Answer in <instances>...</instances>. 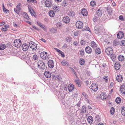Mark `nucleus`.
<instances>
[{"mask_svg":"<svg viewBox=\"0 0 125 125\" xmlns=\"http://www.w3.org/2000/svg\"><path fill=\"white\" fill-rule=\"evenodd\" d=\"M40 57L44 60L48 59L49 58V55L46 52H42L40 54Z\"/></svg>","mask_w":125,"mask_h":125,"instance_id":"1","label":"nucleus"},{"mask_svg":"<svg viewBox=\"0 0 125 125\" xmlns=\"http://www.w3.org/2000/svg\"><path fill=\"white\" fill-rule=\"evenodd\" d=\"M101 10L100 9L98 10L96 12V14L95 15L94 17L93 18V21L95 22L98 19V17L100 16L102 14L101 13Z\"/></svg>","mask_w":125,"mask_h":125,"instance_id":"2","label":"nucleus"},{"mask_svg":"<svg viewBox=\"0 0 125 125\" xmlns=\"http://www.w3.org/2000/svg\"><path fill=\"white\" fill-rule=\"evenodd\" d=\"M22 44L21 41L19 39L15 40L14 42V46L16 47H19Z\"/></svg>","mask_w":125,"mask_h":125,"instance_id":"3","label":"nucleus"},{"mask_svg":"<svg viewBox=\"0 0 125 125\" xmlns=\"http://www.w3.org/2000/svg\"><path fill=\"white\" fill-rule=\"evenodd\" d=\"M105 52L106 54L111 57L113 54V50L110 47L107 48L105 50Z\"/></svg>","mask_w":125,"mask_h":125,"instance_id":"4","label":"nucleus"},{"mask_svg":"<svg viewBox=\"0 0 125 125\" xmlns=\"http://www.w3.org/2000/svg\"><path fill=\"white\" fill-rule=\"evenodd\" d=\"M29 45L30 47L34 50H35L37 49V44L32 41H31L30 42Z\"/></svg>","mask_w":125,"mask_h":125,"instance_id":"5","label":"nucleus"},{"mask_svg":"<svg viewBox=\"0 0 125 125\" xmlns=\"http://www.w3.org/2000/svg\"><path fill=\"white\" fill-rule=\"evenodd\" d=\"M21 3H19L16 6V8H14V11L16 13L18 14L20 12L21 9Z\"/></svg>","mask_w":125,"mask_h":125,"instance_id":"6","label":"nucleus"},{"mask_svg":"<svg viewBox=\"0 0 125 125\" xmlns=\"http://www.w3.org/2000/svg\"><path fill=\"white\" fill-rule=\"evenodd\" d=\"M37 64L39 68L43 69H45V66L44 63L42 61H40L37 62Z\"/></svg>","mask_w":125,"mask_h":125,"instance_id":"7","label":"nucleus"},{"mask_svg":"<svg viewBox=\"0 0 125 125\" xmlns=\"http://www.w3.org/2000/svg\"><path fill=\"white\" fill-rule=\"evenodd\" d=\"M91 87V89L94 92L96 91L98 88L97 84L95 83H92Z\"/></svg>","mask_w":125,"mask_h":125,"instance_id":"8","label":"nucleus"},{"mask_svg":"<svg viewBox=\"0 0 125 125\" xmlns=\"http://www.w3.org/2000/svg\"><path fill=\"white\" fill-rule=\"evenodd\" d=\"M76 27L78 29H81L83 26V23L80 21H77L76 23Z\"/></svg>","mask_w":125,"mask_h":125,"instance_id":"9","label":"nucleus"},{"mask_svg":"<svg viewBox=\"0 0 125 125\" xmlns=\"http://www.w3.org/2000/svg\"><path fill=\"white\" fill-rule=\"evenodd\" d=\"M29 46L26 43H24L22 45V50L25 51H26L28 49Z\"/></svg>","mask_w":125,"mask_h":125,"instance_id":"10","label":"nucleus"},{"mask_svg":"<svg viewBox=\"0 0 125 125\" xmlns=\"http://www.w3.org/2000/svg\"><path fill=\"white\" fill-rule=\"evenodd\" d=\"M45 3L46 6L48 7H50L52 5V3L50 0H46Z\"/></svg>","mask_w":125,"mask_h":125,"instance_id":"11","label":"nucleus"},{"mask_svg":"<svg viewBox=\"0 0 125 125\" xmlns=\"http://www.w3.org/2000/svg\"><path fill=\"white\" fill-rule=\"evenodd\" d=\"M48 64L50 68H52L54 66V63L52 60H50L48 61Z\"/></svg>","mask_w":125,"mask_h":125,"instance_id":"12","label":"nucleus"},{"mask_svg":"<svg viewBox=\"0 0 125 125\" xmlns=\"http://www.w3.org/2000/svg\"><path fill=\"white\" fill-rule=\"evenodd\" d=\"M62 21L65 23H68L70 22V19L68 16H65L63 18Z\"/></svg>","mask_w":125,"mask_h":125,"instance_id":"13","label":"nucleus"},{"mask_svg":"<svg viewBox=\"0 0 125 125\" xmlns=\"http://www.w3.org/2000/svg\"><path fill=\"white\" fill-rule=\"evenodd\" d=\"M85 50L86 52L88 53H90L92 51L91 48L89 46L85 48Z\"/></svg>","mask_w":125,"mask_h":125,"instance_id":"14","label":"nucleus"},{"mask_svg":"<svg viewBox=\"0 0 125 125\" xmlns=\"http://www.w3.org/2000/svg\"><path fill=\"white\" fill-rule=\"evenodd\" d=\"M44 74L45 75L47 78H50L51 74L49 71H45Z\"/></svg>","mask_w":125,"mask_h":125,"instance_id":"15","label":"nucleus"},{"mask_svg":"<svg viewBox=\"0 0 125 125\" xmlns=\"http://www.w3.org/2000/svg\"><path fill=\"white\" fill-rule=\"evenodd\" d=\"M74 89V85L72 84H70L69 85L68 90L69 91V92H72V90Z\"/></svg>","mask_w":125,"mask_h":125,"instance_id":"16","label":"nucleus"},{"mask_svg":"<svg viewBox=\"0 0 125 125\" xmlns=\"http://www.w3.org/2000/svg\"><path fill=\"white\" fill-rule=\"evenodd\" d=\"M124 36V33L122 31H120L117 35V37L119 39H121Z\"/></svg>","mask_w":125,"mask_h":125,"instance_id":"17","label":"nucleus"},{"mask_svg":"<svg viewBox=\"0 0 125 125\" xmlns=\"http://www.w3.org/2000/svg\"><path fill=\"white\" fill-rule=\"evenodd\" d=\"M116 79L118 82H121L123 80L122 77L121 75H118L117 76Z\"/></svg>","mask_w":125,"mask_h":125,"instance_id":"18","label":"nucleus"},{"mask_svg":"<svg viewBox=\"0 0 125 125\" xmlns=\"http://www.w3.org/2000/svg\"><path fill=\"white\" fill-rule=\"evenodd\" d=\"M120 91L122 94H125V85H122L120 87Z\"/></svg>","mask_w":125,"mask_h":125,"instance_id":"19","label":"nucleus"},{"mask_svg":"<svg viewBox=\"0 0 125 125\" xmlns=\"http://www.w3.org/2000/svg\"><path fill=\"white\" fill-rule=\"evenodd\" d=\"M81 13L84 16H86L88 14L86 10L85 9H83L81 11Z\"/></svg>","mask_w":125,"mask_h":125,"instance_id":"20","label":"nucleus"},{"mask_svg":"<svg viewBox=\"0 0 125 125\" xmlns=\"http://www.w3.org/2000/svg\"><path fill=\"white\" fill-rule=\"evenodd\" d=\"M87 119L88 122L90 124L92 123L93 121V117L91 116H89L88 117Z\"/></svg>","mask_w":125,"mask_h":125,"instance_id":"21","label":"nucleus"},{"mask_svg":"<svg viewBox=\"0 0 125 125\" xmlns=\"http://www.w3.org/2000/svg\"><path fill=\"white\" fill-rule=\"evenodd\" d=\"M120 64L117 62H116L115 65V67L116 70H118L120 68Z\"/></svg>","mask_w":125,"mask_h":125,"instance_id":"22","label":"nucleus"},{"mask_svg":"<svg viewBox=\"0 0 125 125\" xmlns=\"http://www.w3.org/2000/svg\"><path fill=\"white\" fill-rule=\"evenodd\" d=\"M91 46L93 48H95L97 47V44L94 42L92 41L91 43Z\"/></svg>","mask_w":125,"mask_h":125,"instance_id":"23","label":"nucleus"},{"mask_svg":"<svg viewBox=\"0 0 125 125\" xmlns=\"http://www.w3.org/2000/svg\"><path fill=\"white\" fill-rule=\"evenodd\" d=\"M2 6L3 7V10L4 12L6 13H8L9 12V10L5 8L3 3H2Z\"/></svg>","mask_w":125,"mask_h":125,"instance_id":"24","label":"nucleus"},{"mask_svg":"<svg viewBox=\"0 0 125 125\" xmlns=\"http://www.w3.org/2000/svg\"><path fill=\"white\" fill-rule=\"evenodd\" d=\"M100 98L102 100H104L106 98V95L104 93H102L100 96Z\"/></svg>","mask_w":125,"mask_h":125,"instance_id":"25","label":"nucleus"},{"mask_svg":"<svg viewBox=\"0 0 125 125\" xmlns=\"http://www.w3.org/2000/svg\"><path fill=\"white\" fill-rule=\"evenodd\" d=\"M95 52L97 54H99L101 52V50L99 48H97L95 50Z\"/></svg>","mask_w":125,"mask_h":125,"instance_id":"26","label":"nucleus"},{"mask_svg":"<svg viewBox=\"0 0 125 125\" xmlns=\"http://www.w3.org/2000/svg\"><path fill=\"white\" fill-rule=\"evenodd\" d=\"M74 15V12L73 11H70L68 13V15L71 16L73 17Z\"/></svg>","mask_w":125,"mask_h":125,"instance_id":"27","label":"nucleus"},{"mask_svg":"<svg viewBox=\"0 0 125 125\" xmlns=\"http://www.w3.org/2000/svg\"><path fill=\"white\" fill-rule=\"evenodd\" d=\"M67 2L65 0L63 1L61 4L62 6L63 7H64L65 6H67Z\"/></svg>","mask_w":125,"mask_h":125,"instance_id":"28","label":"nucleus"},{"mask_svg":"<svg viewBox=\"0 0 125 125\" xmlns=\"http://www.w3.org/2000/svg\"><path fill=\"white\" fill-rule=\"evenodd\" d=\"M6 48V46L4 44L2 43L0 44V50H3Z\"/></svg>","mask_w":125,"mask_h":125,"instance_id":"29","label":"nucleus"},{"mask_svg":"<svg viewBox=\"0 0 125 125\" xmlns=\"http://www.w3.org/2000/svg\"><path fill=\"white\" fill-rule=\"evenodd\" d=\"M23 16L24 17V18L26 19L27 20H29V18L26 12H24L23 14Z\"/></svg>","mask_w":125,"mask_h":125,"instance_id":"30","label":"nucleus"},{"mask_svg":"<svg viewBox=\"0 0 125 125\" xmlns=\"http://www.w3.org/2000/svg\"><path fill=\"white\" fill-rule=\"evenodd\" d=\"M61 63L63 66H65L66 64L68 65V63L65 60H63L61 62Z\"/></svg>","mask_w":125,"mask_h":125,"instance_id":"31","label":"nucleus"},{"mask_svg":"<svg viewBox=\"0 0 125 125\" xmlns=\"http://www.w3.org/2000/svg\"><path fill=\"white\" fill-rule=\"evenodd\" d=\"M49 14L50 17H53L54 15V13L53 11L50 10L49 12Z\"/></svg>","mask_w":125,"mask_h":125,"instance_id":"32","label":"nucleus"},{"mask_svg":"<svg viewBox=\"0 0 125 125\" xmlns=\"http://www.w3.org/2000/svg\"><path fill=\"white\" fill-rule=\"evenodd\" d=\"M118 59L119 61H122L124 60V57L123 55H120L118 56Z\"/></svg>","mask_w":125,"mask_h":125,"instance_id":"33","label":"nucleus"},{"mask_svg":"<svg viewBox=\"0 0 125 125\" xmlns=\"http://www.w3.org/2000/svg\"><path fill=\"white\" fill-rule=\"evenodd\" d=\"M80 64L81 65H83L84 64L85 62L84 60L83 59H81L79 61Z\"/></svg>","mask_w":125,"mask_h":125,"instance_id":"34","label":"nucleus"},{"mask_svg":"<svg viewBox=\"0 0 125 125\" xmlns=\"http://www.w3.org/2000/svg\"><path fill=\"white\" fill-rule=\"evenodd\" d=\"M86 110L85 106L84 105L83 106L82 108V112L83 113H86Z\"/></svg>","mask_w":125,"mask_h":125,"instance_id":"35","label":"nucleus"},{"mask_svg":"<svg viewBox=\"0 0 125 125\" xmlns=\"http://www.w3.org/2000/svg\"><path fill=\"white\" fill-rule=\"evenodd\" d=\"M29 10L30 13H31V15L32 16H34V12L33 10L32 9H30L29 7Z\"/></svg>","mask_w":125,"mask_h":125,"instance_id":"36","label":"nucleus"},{"mask_svg":"<svg viewBox=\"0 0 125 125\" xmlns=\"http://www.w3.org/2000/svg\"><path fill=\"white\" fill-rule=\"evenodd\" d=\"M77 94L75 93H74L73 94V99L76 100L77 99Z\"/></svg>","mask_w":125,"mask_h":125,"instance_id":"37","label":"nucleus"},{"mask_svg":"<svg viewBox=\"0 0 125 125\" xmlns=\"http://www.w3.org/2000/svg\"><path fill=\"white\" fill-rule=\"evenodd\" d=\"M115 101L117 103H120L121 101V99L119 97H117Z\"/></svg>","mask_w":125,"mask_h":125,"instance_id":"38","label":"nucleus"},{"mask_svg":"<svg viewBox=\"0 0 125 125\" xmlns=\"http://www.w3.org/2000/svg\"><path fill=\"white\" fill-rule=\"evenodd\" d=\"M121 112L122 115L125 116V108L123 107Z\"/></svg>","mask_w":125,"mask_h":125,"instance_id":"39","label":"nucleus"},{"mask_svg":"<svg viewBox=\"0 0 125 125\" xmlns=\"http://www.w3.org/2000/svg\"><path fill=\"white\" fill-rule=\"evenodd\" d=\"M110 112L112 115H113L115 112V109L114 107H112L110 111Z\"/></svg>","mask_w":125,"mask_h":125,"instance_id":"40","label":"nucleus"},{"mask_svg":"<svg viewBox=\"0 0 125 125\" xmlns=\"http://www.w3.org/2000/svg\"><path fill=\"white\" fill-rule=\"evenodd\" d=\"M51 31L53 33H54L56 32L57 31V30L55 28H52L51 30Z\"/></svg>","mask_w":125,"mask_h":125,"instance_id":"41","label":"nucleus"},{"mask_svg":"<svg viewBox=\"0 0 125 125\" xmlns=\"http://www.w3.org/2000/svg\"><path fill=\"white\" fill-rule=\"evenodd\" d=\"M90 4L91 6L93 7L95 6L96 5V3L94 1H92L90 3Z\"/></svg>","mask_w":125,"mask_h":125,"instance_id":"42","label":"nucleus"},{"mask_svg":"<svg viewBox=\"0 0 125 125\" xmlns=\"http://www.w3.org/2000/svg\"><path fill=\"white\" fill-rule=\"evenodd\" d=\"M27 2L29 3H35L37 2L35 0H27Z\"/></svg>","mask_w":125,"mask_h":125,"instance_id":"43","label":"nucleus"},{"mask_svg":"<svg viewBox=\"0 0 125 125\" xmlns=\"http://www.w3.org/2000/svg\"><path fill=\"white\" fill-rule=\"evenodd\" d=\"M32 58L34 60H37L38 59V56L36 54H35L33 55Z\"/></svg>","mask_w":125,"mask_h":125,"instance_id":"44","label":"nucleus"},{"mask_svg":"<svg viewBox=\"0 0 125 125\" xmlns=\"http://www.w3.org/2000/svg\"><path fill=\"white\" fill-rule=\"evenodd\" d=\"M72 39L71 37H67L66 38V41L68 42H70Z\"/></svg>","mask_w":125,"mask_h":125,"instance_id":"45","label":"nucleus"},{"mask_svg":"<svg viewBox=\"0 0 125 125\" xmlns=\"http://www.w3.org/2000/svg\"><path fill=\"white\" fill-rule=\"evenodd\" d=\"M59 7L57 6H55V7H54V8H53V9L54 11H56L57 10H59Z\"/></svg>","mask_w":125,"mask_h":125,"instance_id":"46","label":"nucleus"},{"mask_svg":"<svg viewBox=\"0 0 125 125\" xmlns=\"http://www.w3.org/2000/svg\"><path fill=\"white\" fill-rule=\"evenodd\" d=\"M60 55H61V56H62V57H64V54L61 51L59 53Z\"/></svg>","mask_w":125,"mask_h":125,"instance_id":"47","label":"nucleus"},{"mask_svg":"<svg viewBox=\"0 0 125 125\" xmlns=\"http://www.w3.org/2000/svg\"><path fill=\"white\" fill-rule=\"evenodd\" d=\"M61 24L60 22H57L56 24V25L58 28H60L61 26Z\"/></svg>","mask_w":125,"mask_h":125,"instance_id":"48","label":"nucleus"},{"mask_svg":"<svg viewBox=\"0 0 125 125\" xmlns=\"http://www.w3.org/2000/svg\"><path fill=\"white\" fill-rule=\"evenodd\" d=\"M80 54L81 55H83L84 54V51L83 50H81L80 51Z\"/></svg>","mask_w":125,"mask_h":125,"instance_id":"49","label":"nucleus"},{"mask_svg":"<svg viewBox=\"0 0 125 125\" xmlns=\"http://www.w3.org/2000/svg\"><path fill=\"white\" fill-rule=\"evenodd\" d=\"M103 78L105 80V82H106L108 80V76H104L103 77Z\"/></svg>","mask_w":125,"mask_h":125,"instance_id":"50","label":"nucleus"},{"mask_svg":"<svg viewBox=\"0 0 125 125\" xmlns=\"http://www.w3.org/2000/svg\"><path fill=\"white\" fill-rule=\"evenodd\" d=\"M73 43V45L75 46L76 47V46L78 45V44L77 42L76 41L74 42Z\"/></svg>","mask_w":125,"mask_h":125,"instance_id":"51","label":"nucleus"},{"mask_svg":"<svg viewBox=\"0 0 125 125\" xmlns=\"http://www.w3.org/2000/svg\"><path fill=\"white\" fill-rule=\"evenodd\" d=\"M80 43L81 45H83L85 43V41H84L83 40H82Z\"/></svg>","mask_w":125,"mask_h":125,"instance_id":"52","label":"nucleus"},{"mask_svg":"<svg viewBox=\"0 0 125 125\" xmlns=\"http://www.w3.org/2000/svg\"><path fill=\"white\" fill-rule=\"evenodd\" d=\"M7 4L10 7H12V4L10 2H7Z\"/></svg>","mask_w":125,"mask_h":125,"instance_id":"53","label":"nucleus"},{"mask_svg":"<svg viewBox=\"0 0 125 125\" xmlns=\"http://www.w3.org/2000/svg\"><path fill=\"white\" fill-rule=\"evenodd\" d=\"M121 44H122L123 45H125V40L122 41L121 42Z\"/></svg>","mask_w":125,"mask_h":125,"instance_id":"54","label":"nucleus"},{"mask_svg":"<svg viewBox=\"0 0 125 125\" xmlns=\"http://www.w3.org/2000/svg\"><path fill=\"white\" fill-rule=\"evenodd\" d=\"M119 19L121 20H124V18L123 16L122 15H121L119 16Z\"/></svg>","mask_w":125,"mask_h":125,"instance_id":"55","label":"nucleus"},{"mask_svg":"<svg viewBox=\"0 0 125 125\" xmlns=\"http://www.w3.org/2000/svg\"><path fill=\"white\" fill-rule=\"evenodd\" d=\"M107 11L109 13H110L112 12V10L109 8L108 9H107Z\"/></svg>","mask_w":125,"mask_h":125,"instance_id":"56","label":"nucleus"},{"mask_svg":"<svg viewBox=\"0 0 125 125\" xmlns=\"http://www.w3.org/2000/svg\"><path fill=\"white\" fill-rule=\"evenodd\" d=\"M54 49L55 51H56V52H58L59 53L61 51L60 50H59L56 48H54Z\"/></svg>","mask_w":125,"mask_h":125,"instance_id":"57","label":"nucleus"},{"mask_svg":"<svg viewBox=\"0 0 125 125\" xmlns=\"http://www.w3.org/2000/svg\"><path fill=\"white\" fill-rule=\"evenodd\" d=\"M37 23L38 25L40 27H42V24L39 22H37Z\"/></svg>","mask_w":125,"mask_h":125,"instance_id":"58","label":"nucleus"},{"mask_svg":"<svg viewBox=\"0 0 125 125\" xmlns=\"http://www.w3.org/2000/svg\"><path fill=\"white\" fill-rule=\"evenodd\" d=\"M41 27L45 31L46 30V27L44 25H42V27Z\"/></svg>","mask_w":125,"mask_h":125,"instance_id":"59","label":"nucleus"},{"mask_svg":"<svg viewBox=\"0 0 125 125\" xmlns=\"http://www.w3.org/2000/svg\"><path fill=\"white\" fill-rule=\"evenodd\" d=\"M4 27L6 29H7L9 27V26L8 25H4Z\"/></svg>","mask_w":125,"mask_h":125,"instance_id":"60","label":"nucleus"},{"mask_svg":"<svg viewBox=\"0 0 125 125\" xmlns=\"http://www.w3.org/2000/svg\"><path fill=\"white\" fill-rule=\"evenodd\" d=\"M87 30L88 31H89L90 30V29L88 27H87L85 29H84L83 30Z\"/></svg>","mask_w":125,"mask_h":125,"instance_id":"61","label":"nucleus"},{"mask_svg":"<svg viewBox=\"0 0 125 125\" xmlns=\"http://www.w3.org/2000/svg\"><path fill=\"white\" fill-rule=\"evenodd\" d=\"M7 29H6L5 28H2L1 29V30L4 31H7Z\"/></svg>","mask_w":125,"mask_h":125,"instance_id":"62","label":"nucleus"},{"mask_svg":"<svg viewBox=\"0 0 125 125\" xmlns=\"http://www.w3.org/2000/svg\"><path fill=\"white\" fill-rule=\"evenodd\" d=\"M57 78L59 80H60L61 79V77L60 76V75H58L57 76Z\"/></svg>","mask_w":125,"mask_h":125,"instance_id":"63","label":"nucleus"},{"mask_svg":"<svg viewBox=\"0 0 125 125\" xmlns=\"http://www.w3.org/2000/svg\"><path fill=\"white\" fill-rule=\"evenodd\" d=\"M77 85L78 87H80L81 86V85L79 82H78L76 84Z\"/></svg>","mask_w":125,"mask_h":125,"instance_id":"64","label":"nucleus"}]
</instances>
